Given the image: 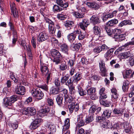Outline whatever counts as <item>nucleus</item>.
Returning a JSON list of instances; mask_svg holds the SVG:
<instances>
[{"label": "nucleus", "mask_w": 134, "mask_h": 134, "mask_svg": "<svg viewBox=\"0 0 134 134\" xmlns=\"http://www.w3.org/2000/svg\"><path fill=\"white\" fill-rule=\"evenodd\" d=\"M51 53L54 58L53 62L56 64H58L60 63L62 56L59 52L57 50L53 49L52 50Z\"/></svg>", "instance_id": "f257e3e1"}, {"label": "nucleus", "mask_w": 134, "mask_h": 134, "mask_svg": "<svg viewBox=\"0 0 134 134\" xmlns=\"http://www.w3.org/2000/svg\"><path fill=\"white\" fill-rule=\"evenodd\" d=\"M32 96L37 99H41L44 96L43 92L39 88L34 89L31 91Z\"/></svg>", "instance_id": "f03ea898"}, {"label": "nucleus", "mask_w": 134, "mask_h": 134, "mask_svg": "<svg viewBox=\"0 0 134 134\" xmlns=\"http://www.w3.org/2000/svg\"><path fill=\"white\" fill-rule=\"evenodd\" d=\"M45 21L46 23L49 24L48 30L51 34H54L55 31L54 23L49 18H45Z\"/></svg>", "instance_id": "7ed1b4c3"}, {"label": "nucleus", "mask_w": 134, "mask_h": 134, "mask_svg": "<svg viewBox=\"0 0 134 134\" xmlns=\"http://www.w3.org/2000/svg\"><path fill=\"white\" fill-rule=\"evenodd\" d=\"M36 112V110L34 108L28 107L24 109L23 111V113L27 115L32 116L34 115Z\"/></svg>", "instance_id": "20e7f679"}, {"label": "nucleus", "mask_w": 134, "mask_h": 134, "mask_svg": "<svg viewBox=\"0 0 134 134\" xmlns=\"http://www.w3.org/2000/svg\"><path fill=\"white\" fill-rule=\"evenodd\" d=\"M96 90V88L94 87H91L87 90V94L90 96L92 100L95 99L97 98L95 93Z\"/></svg>", "instance_id": "39448f33"}, {"label": "nucleus", "mask_w": 134, "mask_h": 134, "mask_svg": "<svg viewBox=\"0 0 134 134\" xmlns=\"http://www.w3.org/2000/svg\"><path fill=\"white\" fill-rule=\"evenodd\" d=\"M48 38V35L47 33L44 32H42L38 35L37 40L39 42H41L47 40Z\"/></svg>", "instance_id": "423d86ee"}, {"label": "nucleus", "mask_w": 134, "mask_h": 134, "mask_svg": "<svg viewBox=\"0 0 134 134\" xmlns=\"http://www.w3.org/2000/svg\"><path fill=\"white\" fill-rule=\"evenodd\" d=\"M99 66L100 72L101 75L102 76H106L107 75L106 73L107 70L105 68V64L104 62L101 61L99 63Z\"/></svg>", "instance_id": "0eeeda50"}, {"label": "nucleus", "mask_w": 134, "mask_h": 134, "mask_svg": "<svg viewBox=\"0 0 134 134\" xmlns=\"http://www.w3.org/2000/svg\"><path fill=\"white\" fill-rule=\"evenodd\" d=\"M15 91L18 94L24 95L25 93V89L24 86L18 85L15 88Z\"/></svg>", "instance_id": "6e6552de"}, {"label": "nucleus", "mask_w": 134, "mask_h": 134, "mask_svg": "<svg viewBox=\"0 0 134 134\" xmlns=\"http://www.w3.org/2000/svg\"><path fill=\"white\" fill-rule=\"evenodd\" d=\"M121 127L124 128L126 133H129L131 131V126L127 122L121 123L120 124Z\"/></svg>", "instance_id": "1a4fd4ad"}, {"label": "nucleus", "mask_w": 134, "mask_h": 134, "mask_svg": "<svg viewBox=\"0 0 134 134\" xmlns=\"http://www.w3.org/2000/svg\"><path fill=\"white\" fill-rule=\"evenodd\" d=\"M50 109L48 107L44 109L40 110L38 112L37 115L40 117H42L44 116L46 114L48 113L50 111Z\"/></svg>", "instance_id": "9d476101"}, {"label": "nucleus", "mask_w": 134, "mask_h": 134, "mask_svg": "<svg viewBox=\"0 0 134 134\" xmlns=\"http://www.w3.org/2000/svg\"><path fill=\"white\" fill-rule=\"evenodd\" d=\"M124 109H123L115 108L113 110V112L114 114L120 117L124 114Z\"/></svg>", "instance_id": "9b49d317"}, {"label": "nucleus", "mask_w": 134, "mask_h": 134, "mask_svg": "<svg viewBox=\"0 0 134 134\" xmlns=\"http://www.w3.org/2000/svg\"><path fill=\"white\" fill-rule=\"evenodd\" d=\"M77 119L78 125L79 127H81L84 125L85 123V118L81 114L78 116Z\"/></svg>", "instance_id": "f8f14e48"}, {"label": "nucleus", "mask_w": 134, "mask_h": 134, "mask_svg": "<svg viewBox=\"0 0 134 134\" xmlns=\"http://www.w3.org/2000/svg\"><path fill=\"white\" fill-rule=\"evenodd\" d=\"M89 24L88 20L86 19H83L82 22L79 23L81 28L84 30H85V27H87Z\"/></svg>", "instance_id": "ddd939ff"}, {"label": "nucleus", "mask_w": 134, "mask_h": 134, "mask_svg": "<svg viewBox=\"0 0 134 134\" xmlns=\"http://www.w3.org/2000/svg\"><path fill=\"white\" fill-rule=\"evenodd\" d=\"M40 120L39 119H36L33 121L30 126V128L31 129H35L39 126Z\"/></svg>", "instance_id": "4468645a"}, {"label": "nucleus", "mask_w": 134, "mask_h": 134, "mask_svg": "<svg viewBox=\"0 0 134 134\" xmlns=\"http://www.w3.org/2000/svg\"><path fill=\"white\" fill-rule=\"evenodd\" d=\"M40 70L42 74L43 75H46L49 72L48 67L44 64H41Z\"/></svg>", "instance_id": "2eb2a0df"}, {"label": "nucleus", "mask_w": 134, "mask_h": 134, "mask_svg": "<svg viewBox=\"0 0 134 134\" xmlns=\"http://www.w3.org/2000/svg\"><path fill=\"white\" fill-rule=\"evenodd\" d=\"M64 96L62 94H60L57 95L56 98V100L59 105L61 106L62 104Z\"/></svg>", "instance_id": "dca6fc26"}, {"label": "nucleus", "mask_w": 134, "mask_h": 134, "mask_svg": "<svg viewBox=\"0 0 134 134\" xmlns=\"http://www.w3.org/2000/svg\"><path fill=\"white\" fill-rule=\"evenodd\" d=\"M85 4L89 7L94 8L96 9L99 8L98 4L94 2H86Z\"/></svg>", "instance_id": "f3484780"}, {"label": "nucleus", "mask_w": 134, "mask_h": 134, "mask_svg": "<svg viewBox=\"0 0 134 134\" xmlns=\"http://www.w3.org/2000/svg\"><path fill=\"white\" fill-rule=\"evenodd\" d=\"M75 33L76 36H78V39L79 40H83L84 38V34L80 30H78L75 31Z\"/></svg>", "instance_id": "a211bd4d"}, {"label": "nucleus", "mask_w": 134, "mask_h": 134, "mask_svg": "<svg viewBox=\"0 0 134 134\" xmlns=\"http://www.w3.org/2000/svg\"><path fill=\"white\" fill-rule=\"evenodd\" d=\"M60 48L62 52L66 54H68L69 48L68 45L65 43L62 44L60 46Z\"/></svg>", "instance_id": "6ab92c4d"}, {"label": "nucleus", "mask_w": 134, "mask_h": 134, "mask_svg": "<svg viewBox=\"0 0 134 134\" xmlns=\"http://www.w3.org/2000/svg\"><path fill=\"white\" fill-rule=\"evenodd\" d=\"M75 34V31H74L73 32L70 33L68 35L67 38L68 41L70 42H72L75 40L76 36Z\"/></svg>", "instance_id": "aec40b11"}, {"label": "nucleus", "mask_w": 134, "mask_h": 134, "mask_svg": "<svg viewBox=\"0 0 134 134\" xmlns=\"http://www.w3.org/2000/svg\"><path fill=\"white\" fill-rule=\"evenodd\" d=\"M113 52L114 49L113 48H111L109 50H108L104 54V57L108 60L112 54Z\"/></svg>", "instance_id": "412c9836"}, {"label": "nucleus", "mask_w": 134, "mask_h": 134, "mask_svg": "<svg viewBox=\"0 0 134 134\" xmlns=\"http://www.w3.org/2000/svg\"><path fill=\"white\" fill-rule=\"evenodd\" d=\"M55 1L57 4L62 7L66 8L68 6V3L67 2L63 3L62 0H56Z\"/></svg>", "instance_id": "4be33fe9"}, {"label": "nucleus", "mask_w": 134, "mask_h": 134, "mask_svg": "<svg viewBox=\"0 0 134 134\" xmlns=\"http://www.w3.org/2000/svg\"><path fill=\"white\" fill-rule=\"evenodd\" d=\"M129 84L130 82L127 80H126L124 82L122 87L124 92H127V91Z\"/></svg>", "instance_id": "5701e85b"}, {"label": "nucleus", "mask_w": 134, "mask_h": 134, "mask_svg": "<svg viewBox=\"0 0 134 134\" xmlns=\"http://www.w3.org/2000/svg\"><path fill=\"white\" fill-rule=\"evenodd\" d=\"M65 103H73V99L71 96H69L67 95H65Z\"/></svg>", "instance_id": "b1692460"}, {"label": "nucleus", "mask_w": 134, "mask_h": 134, "mask_svg": "<svg viewBox=\"0 0 134 134\" xmlns=\"http://www.w3.org/2000/svg\"><path fill=\"white\" fill-rule=\"evenodd\" d=\"M118 23V20L116 19H114L109 21L107 25L109 26H115Z\"/></svg>", "instance_id": "393cba45"}, {"label": "nucleus", "mask_w": 134, "mask_h": 134, "mask_svg": "<svg viewBox=\"0 0 134 134\" xmlns=\"http://www.w3.org/2000/svg\"><path fill=\"white\" fill-rule=\"evenodd\" d=\"M72 14L73 16L76 18H82L84 15V13H79L77 12H73Z\"/></svg>", "instance_id": "a878e982"}, {"label": "nucleus", "mask_w": 134, "mask_h": 134, "mask_svg": "<svg viewBox=\"0 0 134 134\" xmlns=\"http://www.w3.org/2000/svg\"><path fill=\"white\" fill-rule=\"evenodd\" d=\"M133 56L132 54H131L130 52L129 51L125 52L122 53L121 55V57L123 59L127 58H128L132 57Z\"/></svg>", "instance_id": "bb28decb"}, {"label": "nucleus", "mask_w": 134, "mask_h": 134, "mask_svg": "<svg viewBox=\"0 0 134 134\" xmlns=\"http://www.w3.org/2000/svg\"><path fill=\"white\" fill-rule=\"evenodd\" d=\"M45 126L48 129L50 130L51 131H52V132L55 131L56 128L55 126L54 125L49 123L46 124Z\"/></svg>", "instance_id": "cd10ccee"}, {"label": "nucleus", "mask_w": 134, "mask_h": 134, "mask_svg": "<svg viewBox=\"0 0 134 134\" xmlns=\"http://www.w3.org/2000/svg\"><path fill=\"white\" fill-rule=\"evenodd\" d=\"M70 120L69 119H67L65 121V124L63 129V131L68 130L70 126Z\"/></svg>", "instance_id": "c85d7f7f"}, {"label": "nucleus", "mask_w": 134, "mask_h": 134, "mask_svg": "<svg viewBox=\"0 0 134 134\" xmlns=\"http://www.w3.org/2000/svg\"><path fill=\"white\" fill-rule=\"evenodd\" d=\"M111 113V111L110 110H105L102 114V116H104L105 117L108 118L110 117Z\"/></svg>", "instance_id": "c756f323"}, {"label": "nucleus", "mask_w": 134, "mask_h": 134, "mask_svg": "<svg viewBox=\"0 0 134 134\" xmlns=\"http://www.w3.org/2000/svg\"><path fill=\"white\" fill-rule=\"evenodd\" d=\"M125 34H119V35H114V38H115L118 39L119 41H121L125 40Z\"/></svg>", "instance_id": "7c9ffc66"}, {"label": "nucleus", "mask_w": 134, "mask_h": 134, "mask_svg": "<svg viewBox=\"0 0 134 134\" xmlns=\"http://www.w3.org/2000/svg\"><path fill=\"white\" fill-rule=\"evenodd\" d=\"M60 90L59 88L57 87H52L51 88L50 92L53 94H57L59 92V90Z\"/></svg>", "instance_id": "2f4dec72"}, {"label": "nucleus", "mask_w": 134, "mask_h": 134, "mask_svg": "<svg viewBox=\"0 0 134 134\" xmlns=\"http://www.w3.org/2000/svg\"><path fill=\"white\" fill-rule=\"evenodd\" d=\"M93 32L96 35H98L99 36H100L101 30L100 28L97 26H94L93 28Z\"/></svg>", "instance_id": "473e14b6"}, {"label": "nucleus", "mask_w": 134, "mask_h": 134, "mask_svg": "<svg viewBox=\"0 0 134 134\" xmlns=\"http://www.w3.org/2000/svg\"><path fill=\"white\" fill-rule=\"evenodd\" d=\"M78 89L79 93L80 96H83L86 95L87 92L84 90L80 86H78Z\"/></svg>", "instance_id": "72a5a7b5"}, {"label": "nucleus", "mask_w": 134, "mask_h": 134, "mask_svg": "<svg viewBox=\"0 0 134 134\" xmlns=\"http://www.w3.org/2000/svg\"><path fill=\"white\" fill-rule=\"evenodd\" d=\"M131 21L129 20H125L121 21L119 25V26L121 27L127 25H130L131 24Z\"/></svg>", "instance_id": "f704fd0d"}, {"label": "nucleus", "mask_w": 134, "mask_h": 134, "mask_svg": "<svg viewBox=\"0 0 134 134\" xmlns=\"http://www.w3.org/2000/svg\"><path fill=\"white\" fill-rule=\"evenodd\" d=\"M70 77V75L68 74H66L63 76L61 79V82L62 83L65 84L68 80Z\"/></svg>", "instance_id": "c9c22d12"}, {"label": "nucleus", "mask_w": 134, "mask_h": 134, "mask_svg": "<svg viewBox=\"0 0 134 134\" xmlns=\"http://www.w3.org/2000/svg\"><path fill=\"white\" fill-rule=\"evenodd\" d=\"M90 20L94 23L97 24L99 23L100 21L98 17L95 15H93L90 18Z\"/></svg>", "instance_id": "e433bc0d"}, {"label": "nucleus", "mask_w": 134, "mask_h": 134, "mask_svg": "<svg viewBox=\"0 0 134 134\" xmlns=\"http://www.w3.org/2000/svg\"><path fill=\"white\" fill-rule=\"evenodd\" d=\"M18 99V98L17 96L16 95H13L9 98V102L11 104L12 103H14Z\"/></svg>", "instance_id": "4c0bfd02"}, {"label": "nucleus", "mask_w": 134, "mask_h": 134, "mask_svg": "<svg viewBox=\"0 0 134 134\" xmlns=\"http://www.w3.org/2000/svg\"><path fill=\"white\" fill-rule=\"evenodd\" d=\"M81 62L82 64H87L89 63H91L92 62V61L90 59H87L86 58H82L81 59Z\"/></svg>", "instance_id": "58836bf2"}, {"label": "nucleus", "mask_w": 134, "mask_h": 134, "mask_svg": "<svg viewBox=\"0 0 134 134\" xmlns=\"http://www.w3.org/2000/svg\"><path fill=\"white\" fill-rule=\"evenodd\" d=\"M57 16L58 19L60 20H64L67 17V15L63 12L57 14Z\"/></svg>", "instance_id": "ea45409f"}, {"label": "nucleus", "mask_w": 134, "mask_h": 134, "mask_svg": "<svg viewBox=\"0 0 134 134\" xmlns=\"http://www.w3.org/2000/svg\"><path fill=\"white\" fill-rule=\"evenodd\" d=\"M86 122L87 123H89L92 121L93 120V115L89 114L87 116L86 119Z\"/></svg>", "instance_id": "a19ab883"}, {"label": "nucleus", "mask_w": 134, "mask_h": 134, "mask_svg": "<svg viewBox=\"0 0 134 134\" xmlns=\"http://www.w3.org/2000/svg\"><path fill=\"white\" fill-rule=\"evenodd\" d=\"M82 78L81 74L79 73H76L74 76V80L75 81L77 82Z\"/></svg>", "instance_id": "79ce46f5"}, {"label": "nucleus", "mask_w": 134, "mask_h": 134, "mask_svg": "<svg viewBox=\"0 0 134 134\" xmlns=\"http://www.w3.org/2000/svg\"><path fill=\"white\" fill-rule=\"evenodd\" d=\"M21 45L22 46L25 50H27L29 52H31V50L29 47L28 48L26 45V43L25 41H22L21 43Z\"/></svg>", "instance_id": "37998d69"}, {"label": "nucleus", "mask_w": 134, "mask_h": 134, "mask_svg": "<svg viewBox=\"0 0 134 134\" xmlns=\"http://www.w3.org/2000/svg\"><path fill=\"white\" fill-rule=\"evenodd\" d=\"M105 29L108 35L110 36H111L113 34H114V30H113L112 29H110L105 26Z\"/></svg>", "instance_id": "c03bdc74"}, {"label": "nucleus", "mask_w": 134, "mask_h": 134, "mask_svg": "<svg viewBox=\"0 0 134 134\" xmlns=\"http://www.w3.org/2000/svg\"><path fill=\"white\" fill-rule=\"evenodd\" d=\"M64 25L65 27H71L74 25L73 22L71 21H67L64 23Z\"/></svg>", "instance_id": "a18cd8bd"}, {"label": "nucleus", "mask_w": 134, "mask_h": 134, "mask_svg": "<svg viewBox=\"0 0 134 134\" xmlns=\"http://www.w3.org/2000/svg\"><path fill=\"white\" fill-rule=\"evenodd\" d=\"M80 45L81 44L80 43L75 44H74L73 43L70 47L73 50H76L77 49H79L80 48Z\"/></svg>", "instance_id": "49530a36"}, {"label": "nucleus", "mask_w": 134, "mask_h": 134, "mask_svg": "<svg viewBox=\"0 0 134 134\" xmlns=\"http://www.w3.org/2000/svg\"><path fill=\"white\" fill-rule=\"evenodd\" d=\"M59 66V69L62 71L66 70L68 68V66L66 63H63L61 64Z\"/></svg>", "instance_id": "de8ad7c7"}, {"label": "nucleus", "mask_w": 134, "mask_h": 134, "mask_svg": "<svg viewBox=\"0 0 134 134\" xmlns=\"http://www.w3.org/2000/svg\"><path fill=\"white\" fill-rule=\"evenodd\" d=\"M105 118L103 116H98L96 117V120L98 122H103L105 121Z\"/></svg>", "instance_id": "09e8293b"}, {"label": "nucleus", "mask_w": 134, "mask_h": 134, "mask_svg": "<svg viewBox=\"0 0 134 134\" xmlns=\"http://www.w3.org/2000/svg\"><path fill=\"white\" fill-rule=\"evenodd\" d=\"M3 103L6 107L8 105H11V104L9 101V98L6 97L4 98Z\"/></svg>", "instance_id": "8fccbe9b"}, {"label": "nucleus", "mask_w": 134, "mask_h": 134, "mask_svg": "<svg viewBox=\"0 0 134 134\" xmlns=\"http://www.w3.org/2000/svg\"><path fill=\"white\" fill-rule=\"evenodd\" d=\"M53 9L55 12H59L62 10V8L56 5H55L53 7Z\"/></svg>", "instance_id": "3c124183"}, {"label": "nucleus", "mask_w": 134, "mask_h": 134, "mask_svg": "<svg viewBox=\"0 0 134 134\" xmlns=\"http://www.w3.org/2000/svg\"><path fill=\"white\" fill-rule=\"evenodd\" d=\"M10 78L15 83H19V80L18 77L16 76H15V75L13 74L10 76Z\"/></svg>", "instance_id": "603ef678"}, {"label": "nucleus", "mask_w": 134, "mask_h": 134, "mask_svg": "<svg viewBox=\"0 0 134 134\" xmlns=\"http://www.w3.org/2000/svg\"><path fill=\"white\" fill-rule=\"evenodd\" d=\"M38 87L41 88L45 91H48V87L47 85L44 84L41 85H38Z\"/></svg>", "instance_id": "864d4df0"}, {"label": "nucleus", "mask_w": 134, "mask_h": 134, "mask_svg": "<svg viewBox=\"0 0 134 134\" xmlns=\"http://www.w3.org/2000/svg\"><path fill=\"white\" fill-rule=\"evenodd\" d=\"M72 82L73 81L70 78L69 80H68L64 84L69 87L73 85Z\"/></svg>", "instance_id": "5fc2aeb1"}, {"label": "nucleus", "mask_w": 134, "mask_h": 134, "mask_svg": "<svg viewBox=\"0 0 134 134\" xmlns=\"http://www.w3.org/2000/svg\"><path fill=\"white\" fill-rule=\"evenodd\" d=\"M96 110V108L95 106L94 105L92 106L91 107L89 110L90 114L93 115Z\"/></svg>", "instance_id": "6e6d98bb"}, {"label": "nucleus", "mask_w": 134, "mask_h": 134, "mask_svg": "<svg viewBox=\"0 0 134 134\" xmlns=\"http://www.w3.org/2000/svg\"><path fill=\"white\" fill-rule=\"evenodd\" d=\"M99 102L101 104L106 107H108L109 105V103L108 102L105 101L102 99H100Z\"/></svg>", "instance_id": "4d7b16f0"}, {"label": "nucleus", "mask_w": 134, "mask_h": 134, "mask_svg": "<svg viewBox=\"0 0 134 134\" xmlns=\"http://www.w3.org/2000/svg\"><path fill=\"white\" fill-rule=\"evenodd\" d=\"M71 104H70L68 106L70 112L71 113H72L73 110H74L75 108L74 103H72Z\"/></svg>", "instance_id": "13d9d810"}, {"label": "nucleus", "mask_w": 134, "mask_h": 134, "mask_svg": "<svg viewBox=\"0 0 134 134\" xmlns=\"http://www.w3.org/2000/svg\"><path fill=\"white\" fill-rule=\"evenodd\" d=\"M36 40L35 37H32V38L31 42L33 47L34 48H36Z\"/></svg>", "instance_id": "bf43d9fd"}, {"label": "nucleus", "mask_w": 134, "mask_h": 134, "mask_svg": "<svg viewBox=\"0 0 134 134\" xmlns=\"http://www.w3.org/2000/svg\"><path fill=\"white\" fill-rule=\"evenodd\" d=\"M69 71L70 74L71 76H72L74 73H76L75 68L74 67L71 68V69H70Z\"/></svg>", "instance_id": "052dcab7"}, {"label": "nucleus", "mask_w": 134, "mask_h": 134, "mask_svg": "<svg viewBox=\"0 0 134 134\" xmlns=\"http://www.w3.org/2000/svg\"><path fill=\"white\" fill-rule=\"evenodd\" d=\"M104 124V125H105L104 126H106L107 128H109L110 126V123L109 122V121L108 120H105V121H104L103 122Z\"/></svg>", "instance_id": "680f3d73"}, {"label": "nucleus", "mask_w": 134, "mask_h": 134, "mask_svg": "<svg viewBox=\"0 0 134 134\" xmlns=\"http://www.w3.org/2000/svg\"><path fill=\"white\" fill-rule=\"evenodd\" d=\"M12 14H13V16L16 18L18 17V12L17 9L15 10H12L11 11Z\"/></svg>", "instance_id": "e2e57ef3"}, {"label": "nucleus", "mask_w": 134, "mask_h": 134, "mask_svg": "<svg viewBox=\"0 0 134 134\" xmlns=\"http://www.w3.org/2000/svg\"><path fill=\"white\" fill-rule=\"evenodd\" d=\"M121 32V30L120 29H116L114 30V34H115L114 35H119Z\"/></svg>", "instance_id": "0e129e2a"}, {"label": "nucleus", "mask_w": 134, "mask_h": 134, "mask_svg": "<svg viewBox=\"0 0 134 134\" xmlns=\"http://www.w3.org/2000/svg\"><path fill=\"white\" fill-rule=\"evenodd\" d=\"M54 83L56 87L60 86V82L58 79H56L55 80Z\"/></svg>", "instance_id": "69168bd1"}, {"label": "nucleus", "mask_w": 134, "mask_h": 134, "mask_svg": "<svg viewBox=\"0 0 134 134\" xmlns=\"http://www.w3.org/2000/svg\"><path fill=\"white\" fill-rule=\"evenodd\" d=\"M129 63L131 66L134 65V57H131L129 59Z\"/></svg>", "instance_id": "338daca9"}, {"label": "nucleus", "mask_w": 134, "mask_h": 134, "mask_svg": "<svg viewBox=\"0 0 134 134\" xmlns=\"http://www.w3.org/2000/svg\"><path fill=\"white\" fill-rule=\"evenodd\" d=\"M131 92L129 94V97L131 98L134 95V85L131 89Z\"/></svg>", "instance_id": "774afa93"}]
</instances>
